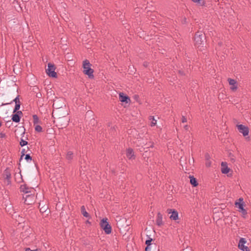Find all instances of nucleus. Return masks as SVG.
<instances>
[{"label":"nucleus","mask_w":251,"mask_h":251,"mask_svg":"<svg viewBox=\"0 0 251 251\" xmlns=\"http://www.w3.org/2000/svg\"><path fill=\"white\" fill-rule=\"evenodd\" d=\"M210 156H209V155L208 154H206L205 155V158L207 160H209V158Z\"/></svg>","instance_id":"c9c22d12"},{"label":"nucleus","mask_w":251,"mask_h":251,"mask_svg":"<svg viewBox=\"0 0 251 251\" xmlns=\"http://www.w3.org/2000/svg\"><path fill=\"white\" fill-rule=\"evenodd\" d=\"M33 123L34 126L41 124V121L39 120L37 115H33Z\"/></svg>","instance_id":"2eb2a0df"},{"label":"nucleus","mask_w":251,"mask_h":251,"mask_svg":"<svg viewBox=\"0 0 251 251\" xmlns=\"http://www.w3.org/2000/svg\"><path fill=\"white\" fill-rule=\"evenodd\" d=\"M247 241L245 238H240L239 243H238V248L240 250L242 251H250L249 248L247 246H245V244L246 243Z\"/></svg>","instance_id":"0eeeda50"},{"label":"nucleus","mask_w":251,"mask_h":251,"mask_svg":"<svg viewBox=\"0 0 251 251\" xmlns=\"http://www.w3.org/2000/svg\"><path fill=\"white\" fill-rule=\"evenodd\" d=\"M237 128L239 132L242 133L244 136H246L249 134V130L247 126L243 125H237Z\"/></svg>","instance_id":"6e6552de"},{"label":"nucleus","mask_w":251,"mask_h":251,"mask_svg":"<svg viewBox=\"0 0 251 251\" xmlns=\"http://www.w3.org/2000/svg\"><path fill=\"white\" fill-rule=\"evenodd\" d=\"M126 156L129 159H132L134 158V153L132 149L128 148L127 149Z\"/></svg>","instance_id":"4468645a"},{"label":"nucleus","mask_w":251,"mask_h":251,"mask_svg":"<svg viewBox=\"0 0 251 251\" xmlns=\"http://www.w3.org/2000/svg\"><path fill=\"white\" fill-rule=\"evenodd\" d=\"M47 206H43L41 208H40V210L41 212H45L47 210Z\"/></svg>","instance_id":"cd10ccee"},{"label":"nucleus","mask_w":251,"mask_h":251,"mask_svg":"<svg viewBox=\"0 0 251 251\" xmlns=\"http://www.w3.org/2000/svg\"><path fill=\"white\" fill-rule=\"evenodd\" d=\"M184 128L186 130H188L189 129V126L188 125H185L184 126Z\"/></svg>","instance_id":"72a5a7b5"},{"label":"nucleus","mask_w":251,"mask_h":251,"mask_svg":"<svg viewBox=\"0 0 251 251\" xmlns=\"http://www.w3.org/2000/svg\"><path fill=\"white\" fill-rule=\"evenodd\" d=\"M181 121H182V123H185V122H187V119H186V118L185 116H183L182 117Z\"/></svg>","instance_id":"c756f323"},{"label":"nucleus","mask_w":251,"mask_h":251,"mask_svg":"<svg viewBox=\"0 0 251 251\" xmlns=\"http://www.w3.org/2000/svg\"><path fill=\"white\" fill-rule=\"evenodd\" d=\"M153 239L151 237H149V238L146 241L145 243L147 245V247L145 248V251H151V245H152V241Z\"/></svg>","instance_id":"9b49d317"},{"label":"nucleus","mask_w":251,"mask_h":251,"mask_svg":"<svg viewBox=\"0 0 251 251\" xmlns=\"http://www.w3.org/2000/svg\"><path fill=\"white\" fill-rule=\"evenodd\" d=\"M179 74H181V75H182L183 74V72H182V71H179Z\"/></svg>","instance_id":"4c0bfd02"},{"label":"nucleus","mask_w":251,"mask_h":251,"mask_svg":"<svg viewBox=\"0 0 251 251\" xmlns=\"http://www.w3.org/2000/svg\"><path fill=\"white\" fill-rule=\"evenodd\" d=\"M149 120L151 122L150 125L151 126H154L156 124L157 121L154 119L153 116H150Z\"/></svg>","instance_id":"412c9836"},{"label":"nucleus","mask_w":251,"mask_h":251,"mask_svg":"<svg viewBox=\"0 0 251 251\" xmlns=\"http://www.w3.org/2000/svg\"><path fill=\"white\" fill-rule=\"evenodd\" d=\"M211 165V163L210 162V161L209 160H207L206 162V166L208 167H210Z\"/></svg>","instance_id":"473e14b6"},{"label":"nucleus","mask_w":251,"mask_h":251,"mask_svg":"<svg viewBox=\"0 0 251 251\" xmlns=\"http://www.w3.org/2000/svg\"><path fill=\"white\" fill-rule=\"evenodd\" d=\"M25 149H23V150H22V152H21V153H22V156H23L25 155Z\"/></svg>","instance_id":"f704fd0d"},{"label":"nucleus","mask_w":251,"mask_h":251,"mask_svg":"<svg viewBox=\"0 0 251 251\" xmlns=\"http://www.w3.org/2000/svg\"><path fill=\"white\" fill-rule=\"evenodd\" d=\"M190 183L194 187L197 186L198 184L197 179L193 176H190Z\"/></svg>","instance_id":"6ab92c4d"},{"label":"nucleus","mask_w":251,"mask_h":251,"mask_svg":"<svg viewBox=\"0 0 251 251\" xmlns=\"http://www.w3.org/2000/svg\"><path fill=\"white\" fill-rule=\"evenodd\" d=\"M25 158L27 162L31 161L32 159L29 154H26Z\"/></svg>","instance_id":"a878e982"},{"label":"nucleus","mask_w":251,"mask_h":251,"mask_svg":"<svg viewBox=\"0 0 251 251\" xmlns=\"http://www.w3.org/2000/svg\"><path fill=\"white\" fill-rule=\"evenodd\" d=\"M156 223L157 225L158 226H160L162 224V216L160 213H158L157 214Z\"/></svg>","instance_id":"dca6fc26"},{"label":"nucleus","mask_w":251,"mask_h":251,"mask_svg":"<svg viewBox=\"0 0 251 251\" xmlns=\"http://www.w3.org/2000/svg\"><path fill=\"white\" fill-rule=\"evenodd\" d=\"M20 145L22 147L25 146L27 144V142L22 139L20 142Z\"/></svg>","instance_id":"393cba45"},{"label":"nucleus","mask_w":251,"mask_h":251,"mask_svg":"<svg viewBox=\"0 0 251 251\" xmlns=\"http://www.w3.org/2000/svg\"><path fill=\"white\" fill-rule=\"evenodd\" d=\"M194 2L197 3L200 6L204 5L205 2L203 0H192Z\"/></svg>","instance_id":"4be33fe9"},{"label":"nucleus","mask_w":251,"mask_h":251,"mask_svg":"<svg viewBox=\"0 0 251 251\" xmlns=\"http://www.w3.org/2000/svg\"><path fill=\"white\" fill-rule=\"evenodd\" d=\"M153 147V144L151 142H150L149 143V145L146 147L144 148V149L145 150L146 148H148L149 147Z\"/></svg>","instance_id":"c85d7f7f"},{"label":"nucleus","mask_w":251,"mask_h":251,"mask_svg":"<svg viewBox=\"0 0 251 251\" xmlns=\"http://www.w3.org/2000/svg\"><path fill=\"white\" fill-rule=\"evenodd\" d=\"M46 73L50 76L52 77H56L57 76V74L55 72V67L54 65L51 63H48Z\"/></svg>","instance_id":"39448f33"},{"label":"nucleus","mask_w":251,"mask_h":251,"mask_svg":"<svg viewBox=\"0 0 251 251\" xmlns=\"http://www.w3.org/2000/svg\"><path fill=\"white\" fill-rule=\"evenodd\" d=\"M22 114V112L21 111H17L16 113L12 114L11 118L12 121L15 123H19L21 119L20 115Z\"/></svg>","instance_id":"1a4fd4ad"},{"label":"nucleus","mask_w":251,"mask_h":251,"mask_svg":"<svg viewBox=\"0 0 251 251\" xmlns=\"http://www.w3.org/2000/svg\"><path fill=\"white\" fill-rule=\"evenodd\" d=\"M229 171V168L228 167L226 162H222L221 163V172L223 174H226Z\"/></svg>","instance_id":"9d476101"},{"label":"nucleus","mask_w":251,"mask_h":251,"mask_svg":"<svg viewBox=\"0 0 251 251\" xmlns=\"http://www.w3.org/2000/svg\"><path fill=\"white\" fill-rule=\"evenodd\" d=\"M25 251H40V250L38 249L31 250H30V248H26Z\"/></svg>","instance_id":"7c9ffc66"},{"label":"nucleus","mask_w":251,"mask_h":251,"mask_svg":"<svg viewBox=\"0 0 251 251\" xmlns=\"http://www.w3.org/2000/svg\"><path fill=\"white\" fill-rule=\"evenodd\" d=\"M12 101H14L15 102V103H20V100H19V96H17Z\"/></svg>","instance_id":"bb28decb"},{"label":"nucleus","mask_w":251,"mask_h":251,"mask_svg":"<svg viewBox=\"0 0 251 251\" xmlns=\"http://www.w3.org/2000/svg\"><path fill=\"white\" fill-rule=\"evenodd\" d=\"M21 189L25 193L23 196L25 203L27 204H31L34 200V195L32 193L34 190L33 189L26 188L25 186H22Z\"/></svg>","instance_id":"f257e3e1"},{"label":"nucleus","mask_w":251,"mask_h":251,"mask_svg":"<svg viewBox=\"0 0 251 251\" xmlns=\"http://www.w3.org/2000/svg\"><path fill=\"white\" fill-rule=\"evenodd\" d=\"M138 8L135 9V12H138Z\"/></svg>","instance_id":"58836bf2"},{"label":"nucleus","mask_w":251,"mask_h":251,"mask_svg":"<svg viewBox=\"0 0 251 251\" xmlns=\"http://www.w3.org/2000/svg\"><path fill=\"white\" fill-rule=\"evenodd\" d=\"M203 35L201 32H197L195 36V44L199 47L200 45H202L203 42Z\"/></svg>","instance_id":"423d86ee"},{"label":"nucleus","mask_w":251,"mask_h":251,"mask_svg":"<svg viewBox=\"0 0 251 251\" xmlns=\"http://www.w3.org/2000/svg\"><path fill=\"white\" fill-rule=\"evenodd\" d=\"M11 102H12V101H11V102H7V103H2L1 106H3V105H6L9 104H10Z\"/></svg>","instance_id":"e433bc0d"},{"label":"nucleus","mask_w":251,"mask_h":251,"mask_svg":"<svg viewBox=\"0 0 251 251\" xmlns=\"http://www.w3.org/2000/svg\"><path fill=\"white\" fill-rule=\"evenodd\" d=\"M5 137V134L4 133L1 132L0 133V138H3Z\"/></svg>","instance_id":"2f4dec72"},{"label":"nucleus","mask_w":251,"mask_h":251,"mask_svg":"<svg viewBox=\"0 0 251 251\" xmlns=\"http://www.w3.org/2000/svg\"><path fill=\"white\" fill-rule=\"evenodd\" d=\"M106 218H103L101 220L100 225L101 228L106 234H109L111 232V227L107 221Z\"/></svg>","instance_id":"20e7f679"},{"label":"nucleus","mask_w":251,"mask_h":251,"mask_svg":"<svg viewBox=\"0 0 251 251\" xmlns=\"http://www.w3.org/2000/svg\"><path fill=\"white\" fill-rule=\"evenodd\" d=\"M228 82L229 85H230L231 86L230 87V89L233 90L235 91L237 89V82L235 80L233 79L229 78L228 79Z\"/></svg>","instance_id":"ddd939ff"},{"label":"nucleus","mask_w":251,"mask_h":251,"mask_svg":"<svg viewBox=\"0 0 251 251\" xmlns=\"http://www.w3.org/2000/svg\"><path fill=\"white\" fill-rule=\"evenodd\" d=\"M9 176H7V179H9Z\"/></svg>","instance_id":"ea45409f"},{"label":"nucleus","mask_w":251,"mask_h":251,"mask_svg":"<svg viewBox=\"0 0 251 251\" xmlns=\"http://www.w3.org/2000/svg\"><path fill=\"white\" fill-rule=\"evenodd\" d=\"M73 156H74V153L72 151H67L66 156V159L67 160H71L73 158Z\"/></svg>","instance_id":"aec40b11"},{"label":"nucleus","mask_w":251,"mask_h":251,"mask_svg":"<svg viewBox=\"0 0 251 251\" xmlns=\"http://www.w3.org/2000/svg\"><path fill=\"white\" fill-rule=\"evenodd\" d=\"M81 214L83 215L84 217L88 218H90L89 214L87 213L85 209V206L83 205L81 207Z\"/></svg>","instance_id":"f3484780"},{"label":"nucleus","mask_w":251,"mask_h":251,"mask_svg":"<svg viewBox=\"0 0 251 251\" xmlns=\"http://www.w3.org/2000/svg\"><path fill=\"white\" fill-rule=\"evenodd\" d=\"M170 218L173 220H176L178 219V213L176 211L174 210L172 212V214Z\"/></svg>","instance_id":"a211bd4d"},{"label":"nucleus","mask_w":251,"mask_h":251,"mask_svg":"<svg viewBox=\"0 0 251 251\" xmlns=\"http://www.w3.org/2000/svg\"><path fill=\"white\" fill-rule=\"evenodd\" d=\"M91 64L89 60L86 59L83 61V72L84 74L87 75L89 78H93L94 77V71L91 69Z\"/></svg>","instance_id":"7ed1b4c3"},{"label":"nucleus","mask_w":251,"mask_h":251,"mask_svg":"<svg viewBox=\"0 0 251 251\" xmlns=\"http://www.w3.org/2000/svg\"><path fill=\"white\" fill-rule=\"evenodd\" d=\"M35 130L37 132H40L42 131L43 129L40 125H37L35 126Z\"/></svg>","instance_id":"b1692460"},{"label":"nucleus","mask_w":251,"mask_h":251,"mask_svg":"<svg viewBox=\"0 0 251 251\" xmlns=\"http://www.w3.org/2000/svg\"><path fill=\"white\" fill-rule=\"evenodd\" d=\"M234 204L235 207L238 208V211L242 214L244 218H245L248 213L247 210L244 208L245 202L244 201L243 198H240L238 199L235 202Z\"/></svg>","instance_id":"f03ea898"},{"label":"nucleus","mask_w":251,"mask_h":251,"mask_svg":"<svg viewBox=\"0 0 251 251\" xmlns=\"http://www.w3.org/2000/svg\"><path fill=\"white\" fill-rule=\"evenodd\" d=\"M20 103H15V108L13 110V112L14 113H16L17 112V111H19V109H20Z\"/></svg>","instance_id":"5701e85b"},{"label":"nucleus","mask_w":251,"mask_h":251,"mask_svg":"<svg viewBox=\"0 0 251 251\" xmlns=\"http://www.w3.org/2000/svg\"><path fill=\"white\" fill-rule=\"evenodd\" d=\"M119 99L121 102L128 103L130 101V99L128 96L125 95L124 93H121L119 94Z\"/></svg>","instance_id":"f8f14e48"}]
</instances>
